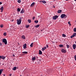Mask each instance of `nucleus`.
<instances>
[{
    "mask_svg": "<svg viewBox=\"0 0 76 76\" xmlns=\"http://www.w3.org/2000/svg\"><path fill=\"white\" fill-rule=\"evenodd\" d=\"M61 52L63 53H66V50H65L64 49H61Z\"/></svg>",
    "mask_w": 76,
    "mask_h": 76,
    "instance_id": "nucleus-5",
    "label": "nucleus"
},
{
    "mask_svg": "<svg viewBox=\"0 0 76 76\" xmlns=\"http://www.w3.org/2000/svg\"><path fill=\"white\" fill-rule=\"evenodd\" d=\"M21 38L23 39H25L26 38L24 35H23L21 36Z\"/></svg>",
    "mask_w": 76,
    "mask_h": 76,
    "instance_id": "nucleus-9",
    "label": "nucleus"
},
{
    "mask_svg": "<svg viewBox=\"0 0 76 76\" xmlns=\"http://www.w3.org/2000/svg\"><path fill=\"white\" fill-rule=\"evenodd\" d=\"M1 64V63H0V65Z\"/></svg>",
    "mask_w": 76,
    "mask_h": 76,
    "instance_id": "nucleus-54",
    "label": "nucleus"
},
{
    "mask_svg": "<svg viewBox=\"0 0 76 76\" xmlns=\"http://www.w3.org/2000/svg\"><path fill=\"white\" fill-rule=\"evenodd\" d=\"M59 47H63L64 46L63 45H59Z\"/></svg>",
    "mask_w": 76,
    "mask_h": 76,
    "instance_id": "nucleus-20",
    "label": "nucleus"
},
{
    "mask_svg": "<svg viewBox=\"0 0 76 76\" xmlns=\"http://www.w3.org/2000/svg\"><path fill=\"white\" fill-rule=\"evenodd\" d=\"M29 26H30L28 25L27 26H26V28H29Z\"/></svg>",
    "mask_w": 76,
    "mask_h": 76,
    "instance_id": "nucleus-34",
    "label": "nucleus"
},
{
    "mask_svg": "<svg viewBox=\"0 0 76 76\" xmlns=\"http://www.w3.org/2000/svg\"><path fill=\"white\" fill-rule=\"evenodd\" d=\"M46 48H47L46 47H44V48H42V51H44Z\"/></svg>",
    "mask_w": 76,
    "mask_h": 76,
    "instance_id": "nucleus-15",
    "label": "nucleus"
},
{
    "mask_svg": "<svg viewBox=\"0 0 76 76\" xmlns=\"http://www.w3.org/2000/svg\"><path fill=\"white\" fill-rule=\"evenodd\" d=\"M35 23H38V20H35L34 21Z\"/></svg>",
    "mask_w": 76,
    "mask_h": 76,
    "instance_id": "nucleus-31",
    "label": "nucleus"
},
{
    "mask_svg": "<svg viewBox=\"0 0 76 76\" xmlns=\"http://www.w3.org/2000/svg\"><path fill=\"white\" fill-rule=\"evenodd\" d=\"M58 18V15H55L52 18V19H53V20H56V19H57Z\"/></svg>",
    "mask_w": 76,
    "mask_h": 76,
    "instance_id": "nucleus-4",
    "label": "nucleus"
},
{
    "mask_svg": "<svg viewBox=\"0 0 76 76\" xmlns=\"http://www.w3.org/2000/svg\"><path fill=\"white\" fill-rule=\"evenodd\" d=\"M16 69H17L16 67L14 66V68H12V69L13 70H16Z\"/></svg>",
    "mask_w": 76,
    "mask_h": 76,
    "instance_id": "nucleus-16",
    "label": "nucleus"
},
{
    "mask_svg": "<svg viewBox=\"0 0 76 76\" xmlns=\"http://www.w3.org/2000/svg\"><path fill=\"white\" fill-rule=\"evenodd\" d=\"M0 27L1 28H3V24L1 25H0Z\"/></svg>",
    "mask_w": 76,
    "mask_h": 76,
    "instance_id": "nucleus-36",
    "label": "nucleus"
},
{
    "mask_svg": "<svg viewBox=\"0 0 76 76\" xmlns=\"http://www.w3.org/2000/svg\"><path fill=\"white\" fill-rule=\"evenodd\" d=\"M35 59H36V58H35V57H34L32 58V60H33V61H34V60H35Z\"/></svg>",
    "mask_w": 76,
    "mask_h": 76,
    "instance_id": "nucleus-19",
    "label": "nucleus"
},
{
    "mask_svg": "<svg viewBox=\"0 0 76 76\" xmlns=\"http://www.w3.org/2000/svg\"><path fill=\"white\" fill-rule=\"evenodd\" d=\"M61 12H62L61 10H59L58 11V13H61Z\"/></svg>",
    "mask_w": 76,
    "mask_h": 76,
    "instance_id": "nucleus-13",
    "label": "nucleus"
},
{
    "mask_svg": "<svg viewBox=\"0 0 76 76\" xmlns=\"http://www.w3.org/2000/svg\"><path fill=\"white\" fill-rule=\"evenodd\" d=\"M20 76H22V75H20Z\"/></svg>",
    "mask_w": 76,
    "mask_h": 76,
    "instance_id": "nucleus-55",
    "label": "nucleus"
},
{
    "mask_svg": "<svg viewBox=\"0 0 76 76\" xmlns=\"http://www.w3.org/2000/svg\"><path fill=\"white\" fill-rule=\"evenodd\" d=\"M66 47H67V48H69V47H70V46L69 45H67Z\"/></svg>",
    "mask_w": 76,
    "mask_h": 76,
    "instance_id": "nucleus-30",
    "label": "nucleus"
},
{
    "mask_svg": "<svg viewBox=\"0 0 76 76\" xmlns=\"http://www.w3.org/2000/svg\"><path fill=\"white\" fill-rule=\"evenodd\" d=\"M3 10H1V12H3Z\"/></svg>",
    "mask_w": 76,
    "mask_h": 76,
    "instance_id": "nucleus-43",
    "label": "nucleus"
},
{
    "mask_svg": "<svg viewBox=\"0 0 76 76\" xmlns=\"http://www.w3.org/2000/svg\"><path fill=\"white\" fill-rule=\"evenodd\" d=\"M40 3H42V0H41L39 1Z\"/></svg>",
    "mask_w": 76,
    "mask_h": 76,
    "instance_id": "nucleus-40",
    "label": "nucleus"
},
{
    "mask_svg": "<svg viewBox=\"0 0 76 76\" xmlns=\"http://www.w3.org/2000/svg\"><path fill=\"white\" fill-rule=\"evenodd\" d=\"M1 4H2V2H0V5H1Z\"/></svg>",
    "mask_w": 76,
    "mask_h": 76,
    "instance_id": "nucleus-42",
    "label": "nucleus"
},
{
    "mask_svg": "<svg viewBox=\"0 0 76 76\" xmlns=\"http://www.w3.org/2000/svg\"><path fill=\"white\" fill-rule=\"evenodd\" d=\"M4 9V7L3 6L1 7L0 8V10H3Z\"/></svg>",
    "mask_w": 76,
    "mask_h": 76,
    "instance_id": "nucleus-23",
    "label": "nucleus"
},
{
    "mask_svg": "<svg viewBox=\"0 0 76 76\" xmlns=\"http://www.w3.org/2000/svg\"><path fill=\"white\" fill-rule=\"evenodd\" d=\"M22 53L23 54H28V52H26V51H24Z\"/></svg>",
    "mask_w": 76,
    "mask_h": 76,
    "instance_id": "nucleus-17",
    "label": "nucleus"
},
{
    "mask_svg": "<svg viewBox=\"0 0 76 76\" xmlns=\"http://www.w3.org/2000/svg\"><path fill=\"white\" fill-rule=\"evenodd\" d=\"M75 43L76 44V41H75Z\"/></svg>",
    "mask_w": 76,
    "mask_h": 76,
    "instance_id": "nucleus-52",
    "label": "nucleus"
},
{
    "mask_svg": "<svg viewBox=\"0 0 76 76\" xmlns=\"http://www.w3.org/2000/svg\"><path fill=\"white\" fill-rule=\"evenodd\" d=\"M35 17H33L32 18L33 20H34L35 19Z\"/></svg>",
    "mask_w": 76,
    "mask_h": 76,
    "instance_id": "nucleus-38",
    "label": "nucleus"
},
{
    "mask_svg": "<svg viewBox=\"0 0 76 76\" xmlns=\"http://www.w3.org/2000/svg\"><path fill=\"white\" fill-rule=\"evenodd\" d=\"M0 46H2V44L1 42H0Z\"/></svg>",
    "mask_w": 76,
    "mask_h": 76,
    "instance_id": "nucleus-39",
    "label": "nucleus"
},
{
    "mask_svg": "<svg viewBox=\"0 0 76 76\" xmlns=\"http://www.w3.org/2000/svg\"><path fill=\"white\" fill-rule=\"evenodd\" d=\"M74 58L75 61H76V55L74 56Z\"/></svg>",
    "mask_w": 76,
    "mask_h": 76,
    "instance_id": "nucleus-37",
    "label": "nucleus"
},
{
    "mask_svg": "<svg viewBox=\"0 0 76 76\" xmlns=\"http://www.w3.org/2000/svg\"><path fill=\"white\" fill-rule=\"evenodd\" d=\"M3 69H0V76L1 75V73H2V72H3Z\"/></svg>",
    "mask_w": 76,
    "mask_h": 76,
    "instance_id": "nucleus-12",
    "label": "nucleus"
},
{
    "mask_svg": "<svg viewBox=\"0 0 76 76\" xmlns=\"http://www.w3.org/2000/svg\"><path fill=\"white\" fill-rule=\"evenodd\" d=\"M37 58H38V57H37Z\"/></svg>",
    "mask_w": 76,
    "mask_h": 76,
    "instance_id": "nucleus-56",
    "label": "nucleus"
},
{
    "mask_svg": "<svg viewBox=\"0 0 76 76\" xmlns=\"http://www.w3.org/2000/svg\"><path fill=\"white\" fill-rule=\"evenodd\" d=\"M62 37H66V35L64 34H63Z\"/></svg>",
    "mask_w": 76,
    "mask_h": 76,
    "instance_id": "nucleus-26",
    "label": "nucleus"
},
{
    "mask_svg": "<svg viewBox=\"0 0 76 76\" xmlns=\"http://www.w3.org/2000/svg\"><path fill=\"white\" fill-rule=\"evenodd\" d=\"M28 23H31V19H28Z\"/></svg>",
    "mask_w": 76,
    "mask_h": 76,
    "instance_id": "nucleus-18",
    "label": "nucleus"
},
{
    "mask_svg": "<svg viewBox=\"0 0 76 76\" xmlns=\"http://www.w3.org/2000/svg\"><path fill=\"white\" fill-rule=\"evenodd\" d=\"M3 42H4L5 44V45H6L7 44V40L6 39H3L2 40Z\"/></svg>",
    "mask_w": 76,
    "mask_h": 76,
    "instance_id": "nucleus-3",
    "label": "nucleus"
},
{
    "mask_svg": "<svg viewBox=\"0 0 76 76\" xmlns=\"http://www.w3.org/2000/svg\"><path fill=\"white\" fill-rule=\"evenodd\" d=\"M68 24H69V25L70 26H71V24L70 23V22H68Z\"/></svg>",
    "mask_w": 76,
    "mask_h": 76,
    "instance_id": "nucleus-33",
    "label": "nucleus"
},
{
    "mask_svg": "<svg viewBox=\"0 0 76 76\" xmlns=\"http://www.w3.org/2000/svg\"><path fill=\"white\" fill-rule=\"evenodd\" d=\"M13 56L14 57H15V56L14 54H13Z\"/></svg>",
    "mask_w": 76,
    "mask_h": 76,
    "instance_id": "nucleus-47",
    "label": "nucleus"
},
{
    "mask_svg": "<svg viewBox=\"0 0 76 76\" xmlns=\"http://www.w3.org/2000/svg\"><path fill=\"white\" fill-rule=\"evenodd\" d=\"M42 54V51L41 50H39V55H41Z\"/></svg>",
    "mask_w": 76,
    "mask_h": 76,
    "instance_id": "nucleus-10",
    "label": "nucleus"
},
{
    "mask_svg": "<svg viewBox=\"0 0 76 76\" xmlns=\"http://www.w3.org/2000/svg\"><path fill=\"white\" fill-rule=\"evenodd\" d=\"M73 76H76V75L75 74H74L73 75Z\"/></svg>",
    "mask_w": 76,
    "mask_h": 76,
    "instance_id": "nucleus-48",
    "label": "nucleus"
},
{
    "mask_svg": "<svg viewBox=\"0 0 76 76\" xmlns=\"http://www.w3.org/2000/svg\"><path fill=\"white\" fill-rule=\"evenodd\" d=\"M25 13V11H24V10H23V9H22L20 12V13Z\"/></svg>",
    "mask_w": 76,
    "mask_h": 76,
    "instance_id": "nucleus-14",
    "label": "nucleus"
},
{
    "mask_svg": "<svg viewBox=\"0 0 76 76\" xmlns=\"http://www.w3.org/2000/svg\"><path fill=\"white\" fill-rule=\"evenodd\" d=\"M39 26V25L38 24L35 26V28H38Z\"/></svg>",
    "mask_w": 76,
    "mask_h": 76,
    "instance_id": "nucleus-25",
    "label": "nucleus"
},
{
    "mask_svg": "<svg viewBox=\"0 0 76 76\" xmlns=\"http://www.w3.org/2000/svg\"><path fill=\"white\" fill-rule=\"evenodd\" d=\"M67 17V16L65 14H62L61 15V18H62V19L63 18H66Z\"/></svg>",
    "mask_w": 76,
    "mask_h": 76,
    "instance_id": "nucleus-2",
    "label": "nucleus"
},
{
    "mask_svg": "<svg viewBox=\"0 0 76 76\" xmlns=\"http://www.w3.org/2000/svg\"><path fill=\"white\" fill-rule=\"evenodd\" d=\"M18 3H20V2H21V1H20V0H18Z\"/></svg>",
    "mask_w": 76,
    "mask_h": 76,
    "instance_id": "nucleus-32",
    "label": "nucleus"
},
{
    "mask_svg": "<svg viewBox=\"0 0 76 76\" xmlns=\"http://www.w3.org/2000/svg\"><path fill=\"white\" fill-rule=\"evenodd\" d=\"M73 35L75 37V36H76V33H74L73 34Z\"/></svg>",
    "mask_w": 76,
    "mask_h": 76,
    "instance_id": "nucleus-35",
    "label": "nucleus"
},
{
    "mask_svg": "<svg viewBox=\"0 0 76 76\" xmlns=\"http://www.w3.org/2000/svg\"><path fill=\"white\" fill-rule=\"evenodd\" d=\"M17 10L18 11V12H20V9L19 8H18L17 9Z\"/></svg>",
    "mask_w": 76,
    "mask_h": 76,
    "instance_id": "nucleus-29",
    "label": "nucleus"
},
{
    "mask_svg": "<svg viewBox=\"0 0 76 76\" xmlns=\"http://www.w3.org/2000/svg\"><path fill=\"white\" fill-rule=\"evenodd\" d=\"M46 47H47V48H48V45H47Z\"/></svg>",
    "mask_w": 76,
    "mask_h": 76,
    "instance_id": "nucleus-44",
    "label": "nucleus"
},
{
    "mask_svg": "<svg viewBox=\"0 0 76 76\" xmlns=\"http://www.w3.org/2000/svg\"><path fill=\"white\" fill-rule=\"evenodd\" d=\"M66 0V1H68V0Z\"/></svg>",
    "mask_w": 76,
    "mask_h": 76,
    "instance_id": "nucleus-50",
    "label": "nucleus"
},
{
    "mask_svg": "<svg viewBox=\"0 0 76 76\" xmlns=\"http://www.w3.org/2000/svg\"><path fill=\"white\" fill-rule=\"evenodd\" d=\"M3 35H4V36H6V35H7V33L4 32L3 34Z\"/></svg>",
    "mask_w": 76,
    "mask_h": 76,
    "instance_id": "nucleus-22",
    "label": "nucleus"
},
{
    "mask_svg": "<svg viewBox=\"0 0 76 76\" xmlns=\"http://www.w3.org/2000/svg\"><path fill=\"white\" fill-rule=\"evenodd\" d=\"M30 46L31 47H33V43H32L30 45Z\"/></svg>",
    "mask_w": 76,
    "mask_h": 76,
    "instance_id": "nucleus-24",
    "label": "nucleus"
},
{
    "mask_svg": "<svg viewBox=\"0 0 76 76\" xmlns=\"http://www.w3.org/2000/svg\"><path fill=\"white\" fill-rule=\"evenodd\" d=\"M72 47L74 50H75V49H76V44H74L73 45Z\"/></svg>",
    "mask_w": 76,
    "mask_h": 76,
    "instance_id": "nucleus-6",
    "label": "nucleus"
},
{
    "mask_svg": "<svg viewBox=\"0 0 76 76\" xmlns=\"http://www.w3.org/2000/svg\"><path fill=\"white\" fill-rule=\"evenodd\" d=\"M42 3H43L44 4H45V3H47V2H46V1H42Z\"/></svg>",
    "mask_w": 76,
    "mask_h": 76,
    "instance_id": "nucleus-21",
    "label": "nucleus"
},
{
    "mask_svg": "<svg viewBox=\"0 0 76 76\" xmlns=\"http://www.w3.org/2000/svg\"><path fill=\"white\" fill-rule=\"evenodd\" d=\"M9 75H10L9 76H12V74H10Z\"/></svg>",
    "mask_w": 76,
    "mask_h": 76,
    "instance_id": "nucleus-45",
    "label": "nucleus"
},
{
    "mask_svg": "<svg viewBox=\"0 0 76 76\" xmlns=\"http://www.w3.org/2000/svg\"><path fill=\"white\" fill-rule=\"evenodd\" d=\"M75 36L73 35V34L71 36L70 38H73V37H75Z\"/></svg>",
    "mask_w": 76,
    "mask_h": 76,
    "instance_id": "nucleus-27",
    "label": "nucleus"
},
{
    "mask_svg": "<svg viewBox=\"0 0 76 76\" xmlns=\"http://www.w3.org/2000/svg\"><path fill=\"white\" fill-rule=\"evenodd\" d=\"M39 61H41V59H39Z\"/></svg>",
    "mask_w": 76,
    "mask_h": 76,
    "instance_id": "nucleus-46",
    "label": "nucleus"
},
{
    "mask_svg": "<svg viewBox=\"0 0 76 76\" xmlns=\"http://www.w3.org/2000/svg\"><path fill=\"white\" fill-rule=\"evenodd\" d=\"M6 58V56H2L1 59L2 60H4Z\"/></svg>",
    "mask_w": 76,
    "mask_h": 76,
    "instance_id": "nucleus-11",
    "label": "nucleus"
},
{
    "mask_svg": "<svg viewBox=\"0 0 76 76\" xmlns=\"http://www.w3.org/2000/svg\"><path fill=\"white\" fill-rule=\"evenodd\" d=\"M75 22H76V20H75Z\"/></svg>",
    "mask_w": 76,
    "mask_h": 76,
    "instance_id": "nucleus-53",
    "label": "nucleus"
},
{
    "mask_svg": "<svg viewBox=\"0 0 76 76\" xmlns=\"http://www.w3.org/2000/svg\"><path fill=\"white\" fill-rule=\"evenodd\" d=\"M22 22V18L21 17L19 19L17 20V22L18 25H20Z\"/></svg>",
    "mask_w": 76,
    "mask_h": 76,
    "instance_id": "nucleus-1",
    "label": "nucleus"
},
{
    "mask_svg": "<svg viewBox=\"0 0 76 76\" xmlns=\"http://www.w3.org/2000/svg\"><path fill=\"white\" fill-rule=\"evenodd\" d=\"M73 31H74V32H76V28H74Z\"/></svg>",
    "mask_w": 76,
    "mask_h": 76,
    "instance_id": "nucleus-28",
    "label": "nucleus"
},
{
    "mask_svg": "<svg viewBox=\"0 0 76 76\" xmlns=\"http://www.w3.org/2000/svg\"><path fill=\"white\" fill-rule=\"evenodd\" d=\"M1 58H2V56H0V60H1L0 59H1Z\"/></svg>",
    "mask_w": 76,
    "mask_h": 76,
    "instance_id": "nucleus-41",
    "label": "nucleus"
},
{
    "mask_svg": "<svg viewBox=\"0 0 76 76\" xmlns=\"http://www.w3.org/2000/svg\"><path fill=\"white\" fill-rule=\"evenodd\" d=\"M74 1H76V0H74Z\"/></svg>",
    "mask_w": 76,
    "mask_h": 76,
    "instance_id": "nucleus-49",
    "label": "nucleus"
},
{
    "mask_svg": "<svg viewBox=\"0 0 76 76\" xmlns=\"http://www.w3.org/2000/svg\"><path fill=\"white\" fill-rule=\"evenodd\" d=\"M35 4V2H33L30 5L31 7H33Z\"/></svg>",
    "mask_w": 76,
    "mask_h": 76,
    "instance_id": "nucleus-8",
    "label": "nucleus"
},
{
    "mask_svg": "<svg viewBox=\"0 0 76 76\" xmlns=\"http://www.w3.org/2000/svg\"><path fill=\"white\" fill-rule=\"evenodd\" d=\"M23 47L24 49H26V44H25L24 45H23Z\"/></svg>",
    "mask_w": 76,
    "mask_h": 76,
    "instance_id": "nucleus-7",
    "label": "nucleus"
},
{
    "mask_svg": "<svg viewBox=\"0 0 76 76\" xmlns=\"http://www.w3.org/2000/svg\"><path fill=\"white\" fill-rule=\"evenodd\" d=\"M54 8H55V7H53Z\"/></svg>",
    "mask_w": 76,
    "mask_h": 76,
    "instance_id": "nucleus-51",
    "label": "nucleus"
}]
</instances>
